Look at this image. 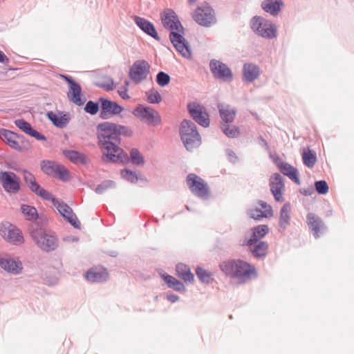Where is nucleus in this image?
Returning <instances> with one entry per match:
<instances>
[{"instance_id": "nucleus-59", "label": "nucleus", "mask_w": 354, "mask_h": 354, "mask_svg": "<svg viewBox=\"0 0 354 354\" xmlns=\"http://www.w3.org/2000/svg\"><path fill=\"white\" fill-rule=\"evenodd\" d=\"M165 298L171 304H174L179 300V297L173 293H166Z\"/></svg>"}, {"instance_id": "nucleus-49", "label": "nucleus", "mask_w": 354, "mask_h": 354, "mask_svg": "<svg viewBox=\"0 0 354 354\" xmlns=\"http://www.w3.org/2000/svg\"><path fill=\"white\" fill-rule=\"evenodd\" d=\"M315 191L319 194H326L328 192V185L326 180H321L315 182Z\"/></svg>"}, {"instance_id": "nucleus-35", "label": "nucleus", "mask_w": 354, "mask_h": 354, "mask_svg": "<svg viewBox=\"0 0 354 354\" xmlns=\"http://www.w3.org/2000/svg\"><path fill=\"white\" fill-rule=\"evenodd\" d=\"M63 155L74 164H81L86 165L88 164V158L78 151L73 149H65L63 151Z\"/></svg>"}, {"instance_id": "nucleus-31", "label": "nucleus", "mask_w": 354, "mask_h": 354, "mask_svg": "<svg viewBox=\"0 0 354 354\" xmlns=\"http://www.w3.org/2000/svg\"><path fill=\"white\" fill-rule=\"evenodd\" d=\"M283 6V0H263L261 3L262 10L274 17L279 15Z\"/></svg>"}, {"instance_id": "nucleus-44", "label": "nucleus", "mask_w": 354, "mask_h": 354, "mask_svg": "<svg viewBox=\"0 0 354 354\" xmlns=\"http://www.w3.org/2000/svg\"><path fill=\"white\" fill-rule=\"evenodd\" d=\"M187 109L194 121L199 124V103L190 102L187 104Z\"/></svg>"}, {"instance_id": "nucleus-60", "label": "nucleus", "mask_w": 354, "mask_h": 354, "mask_svg": "<svg viewBox=\"0 0 354 354\" xmlns=\"http://www.w3.org/2000/svg\"><path fill=\"white\" fill-rule=\"evenodd\" d=\"M299 192L304 196H308L315 193V189L313 187H309L307 188L301 189Z\"/></svg>"}, {"instance_id": "nucleus-2", "label": "nucleus", "mask_w": 354, "mask_h": 354, "mask_svg": "<svg viewBox=\"0 0 354 354\" xmlns=\"http://www.w3.org/2000/svg\"><path fill=\"white\" fill-rule=\"evenodd\" d=\"M219 267L226 276L239 279L241 283H245L258 277L254 266L239 259L223 261Z\"/></svg>"}, {"instance_id": "nucleus-33", "label": "nucleus", "mask_w": 354, "mask_h": 354, "mask_svg": "<svg viewBox=\"0 0 354 354\" xmlns=\"http://www.w3.org/2000/svg\"><path fill=\"white\" fill-rule=\"evenodd\" d=\"M252 257L257 259H264L268 252V243L266 241H260L252 245H248Z\"/></svg>"}, {"instance_id": "nucleus-62", "label": "nucleus", "mask_w": 354, "mask_h": 354, "mask_svg": "<svg viewBox=\"0 0 354 354\" xmlns=\"http://www.w3.org/2000/svg\"><path fill=\"white\" fill-rule=\"evenodd\" d=\"M127 91L128 88L124 87V89L118 91V94L123 100H128L130 98V96Z\"/></svg>"}, {"instance_id": "nucleus-63", "label": "nucleus", "mask_w": 354, "mask_h": 354, "mask_svg": "<svg viewBox=\"0 0 354 354\" xmlns=\"http://www.w3.org/2000/svg\"><path fill=\"white\" fill-rule=\"evenodd\" d=\"M63 241L64 242H77L79 241V237L77 236H66L63 238Z\"/></svg>"}, {"instance_id": "nucleus-29", "label": "nucleus", "mask_w": 354, "mask_h": 354, "mask_svg": "<svg viewBox=\"0 0 354 354\" xmlns=\"http://www.w3.org/2000/svg\"><path fill=\"white\" fill-rule=\"evenodd\" d=\"M176 275L183 281L184 283H193L194 281V275L191 272L189 266L183 263H178L176 266Z\"/></svg>"}, {"instance_id": "nucleus-52", "label": "nucleus", "mask_w": 354, "mask_h": 354, "mask_svg": "<svg viewBox=\"0 0 354 354\" xmlns=\"http://www.w3.org/2000/svg\"><path fill=\"white\" fill-rule=\"evenodd\" d=\"M210 124V119L204 106L201 105V127L207 128Z\"/></svg>"}, {"instance_id": "nucleus-3", "label": "nucleus", "mask_w": 354, "mask_h": 354, "mask_svg": "<svg viewBox=\"0 0 354 354\" xmlns=\"http://www.w3.org/2000/svg\"><path fill=\"white\" fill-rule=\"evenodd\" d=\"M28 230L35 244L44 252H51L58 248L59 239L55 233L46 231L41 222L30 224Z\"/></svg>"}, {"instance_id": "nucleus-30", "label": "nucleus", "mask_w": 354, "mask_h": 354, "mask_svg": "<svg viewBox=\"0 0 354 354\" xmlns=\"http://www.w3.org/2000/svg\"><path fill=\"white\" fill-rule=\"evenodd\" d=\"M290 204L285 203L281 208L279 218V232L283 233L290 224Z\"/></svg>"}, {"instance_id": "nucleus-58", "label": "nucleus", "mask_w": 354, "mask_h": 354, "mask_svg": "<svg viewBox=\"0 0 354 354\" xmlns=\"http://www.w3.org/2000/svg\"><path fill=\"white\" fill-rule=\"evenodd\" d=\"M226 154L227 156V158L229 161L233 164H235L238 162V156L236 155V153L230 149H226Z\"/></svg>"}, {"instance_id": "nucleus-11", "label": "nucleus", "mask_w": 354, "mask_h": 354, "mask_svg": "<svg viewBox=\"0 0 354 354\" xmlns=\"http://www.w3.org/2000/svg\"><path fill=\"white\" fill-rule=\"evenodd\" d=\"M132 113L148 124L156 127L161 123V118L158 112L150 106L138 104Z\"/></svg>"}, {"instance_id": "nucleus-21", "label": "nucleus", "mask_w": 354, "mask_h": 354, "mask_svg": "<svg viewBox=\"0 0 354 354\" xmlns=\"http://www.w3.org/2000/svg\"><path fill=\"white\" fill-rule=\"evenodd\" d=\"M217 21L216 12L206 1L201 4V26L211 27Z\"/></svg>"}, {"instance_id": "nucleus-55", "label": "nucleus", "mask_w": 354, "mask_h": 354, "mask_svg": "<svg viewBox=\"0 0 354 354\" xmlns=\"http://www.w3.org/2000/svg\"><path fill=\"white\" fill-rule=\"evenodd\" d=\"M95 86L104 88L107 91H111L114 89L113 87V80L111 77H109V82L108 83H104V82H96Z\"/></svg>"}, {"instance_id": "nucleus-13", "label": "nucleus", "mask_w": 354, "mask_h": 354, "mask_svg": "<svg viewBox=\"0 0 354 354\" xmlns=\"http://www.w3.org/2000/svg\"><path fill=\"white\" fill-rule=\"evenodd\" d=\"M149 73V64L145 59H138L131 66L129 77L135 84H138L145 80Z\"/></svg>"}, {"instance_id": "nucleus-23", "label": "nucleus", "mask_w": 354, "mask_h": 354, "mask_svg": "<svg viewBox=\"0 0 354 354\" xmlns=\"http://www.w3.org/2000/svg\"><path fill=\"white\" fill-rule=\"evenodd\" d=\"M109 273L103 266L90 268L86 274V279L91 283H104L108 281Z\"/></svg>"}, {"instance_id": "nucleus-17", "label": "nucleus", "mask_w": 354, "mask_h": 354, "mask_svg": "<svg viewBox=\"0 0 354 354\" xmlns=\"http://www.w3.org/2000/svg\"><path fill=\"white\" fill-rule=\"evenodd\" d=\"M184 33V31L179 32L171 31L169 32V37L176 50L183 57L188 59L192 56V51L189 42L183 37Z\"/></svg>"}, {"instance_id": "nucleus-43", "label": "nucleus", "mask_w": 354, "mask_h": 354, "mask_svg": "<svg viewBox=\"0 0 354 354\" xmlns=\"http://www.w3.org/2000/svg\"><path fill=\"white\" fill-rule=\"evenodd\" d=\"M120 175L122 178L131 183H136L138 181V176L135 171L129 169H123L120 171Z\"/></svg>"}, {"instance_id": "nucleus-20", "label": "nucleus", "mask_w": 354, "mask_h": 354, "mask_svg": "<svg viewBox=\"0 0 354 354\" xmlns=\"http://www.w3.org/2000/svg\"><path fill=\"white\" fill-rule=\"evenodd\" d=\"M306 223L315 239L319 238L320 235L327 230L322 219L313 213H308L306 215Z\"/></svg>"}, {"instance_id": "nucleus-50", "label": "nucleus", "mask_w": 354, "mask_h": 354, "mask_svg": "<svg viewBox=\"0 0 354 354\" xmlns=\"http://www.w3.org/2000/svg\"><path fill=\"white\" fill-rule=\"evenodd\" d=\"M214 279L212 277V274L210 272L201 268V282L209 284L213 283Z\"/></svg>"}, {"instance_id": "nucleus-42", "label": "nucleus", "mask_w": 354, "mask_h": 354, "mask_svg": "<svg viewBox=\"0 0 354 354\" xmlns=\"http://www.w3.org/2000/svg\"><path fill=\"white\" fill-rule=\"evenodd\" d=\"M147 101L149 104H159L162 98L160 93L154 88L146 92Z\"/></svg>"}, {"instance_id": "nucleus-25", "label": "nucleus", "mask_w": 354, "mask_h": 354, "mask_svg": "<svg viewBox=\"0 0 354 354\" xmlns=\"http://www.w3.org/2000/svg\"><path fill=\"white\" fill-rule=\"evenodd\" d=\"M270 191L276 201H281V191L284 188V183L281 176L279 173H274L270 179Z\"/></svg>"}, {"instance_id": "nucleus-1", "label": "nucleus", "mask_w": 354, "mask_h": 354, "mask_svg": "<svg viewBox=\"0 0 354 354\" xmlns=\"http://www.w3.org/2000/svg\"><path fill=\"white\" fill-rule=\"evenodd\" d=\"M115 123L102 122L96 126L97 145L102 151V160L106 164H111V160L122 149V139L118 137Z\"/></svg>"}, {"instance_id": "nucleus-32", "label": "nucleus", "mask_w": 354, "mask_h": 354, "mask_svg": "<svg viewBox=\"0 0 354 354\" xmlns=\"http://www.w3.org/2000/svg\"><path fill=\"white\" fill-rule=\"evenodd\" d=\"M277 167L283 175L288 176L297 185H300L301 182L297 168L285 162L277 163Z\"/></svg>"}, {"instance_id": "nucleus-26", "label": "nucleus", "mask_w": 354, "mask_h": 354, "mask_svg": "<svg viewBox=\"0 0 354 354\" xmlns=\"http://www.w3.org/2000/svg\"><path fill=\"white\" fill-rule=\"evenodd\" d=\"M16 137H18L17 133L3 128L0 129V138L1 140L10 148L16 151H21L22 148L19 145V142L16 140Z\"/></svg>"}, {"instance_id": "nucleus-54", "label": "nucleus", "mask_w": 354, "mask_h": 354, "mask_svg": "<svg viewBox=\"0 0 354 354\" xmlns=\"http://www.w3.org/2000/svg\"><path fill=\"white\" fill-rule=\"evenodd\" d=\"M258 204L261 207L263 210L262 212L267 214L268 217H271L273 215V210L270 205H268L266 202L259 200Z\"/></svg>"}, {"instance_id": "nucleus-18", "label": "nucleus", "mask_w": 354, "mask_h": 354, "mask_svg": "<svg viewBox=\"0 0 354 354\" xmlns=\"http://www.w3.org/2000/svg\"><path fill=\"white\" fill-rule=\"evenodd\" d=\"M0 235L6 241L15 245H20L24 243L21 230L12 224H9L8 226L2 225L0 227Z\"/></svg>"}, {"instance_id": "nucleus-57", "label": "nucleus", "mask_w": 354, "mask_h": 354, "mask_svg": "<svg viewBox=\"0 0 354 354\" xmlns=\"http://www.w3.org/2000/svg\"><path fill=\"white\" fill-rule=\"evenodd\" d=\"M28 136H30L35 138L37 140H39V141H46L47 139L46 137L44 134H42L39 131L35 129L33 127L31 129V131H30V133H28Z\"/></svg>"}, {"instance_id": "nucleus-53", "label": "nucleus", "mask_w": 354, "mask_h": 354, "mask_svg": "<svg viewBox=\"0 0 354 354\" xmlns=\"http://www.w3.org/2000/svg\"><path fill=\"white\" fill-rule=\"evenodd\" d=\"M16 138L19 140V142L21 144V148H22V149L19 151V152L25 151L30 149L31 145L29 140L24 136L18 133V137Z\"/></svg>"}, {"instance_id": "nucleus-48", "label": "nucleus", "mask_w": 354, "mask_h": 354, "mask_svg": "<svg viewBox=\"0 0 354 354\" xmlns=\"http://www.w3.org/2000/svg\"><path fill=\"white\" fill-rule=\"evenodd\" d=\"M14 122L20 130L28 135L32 129L31 124L24 119H17Z\"/></svg>"}, {"instance_id": "nucleus-12", "label": "nucleus", "mask_w": 354, "mask_h": 354, "mask_svg": "<svg viewBox=\"0 0 354 354\" xmlns=\"http://www.w3.org/2000/svg\"><path fill=\"white\" fill-rule=\"evenodd\" d=\"M53 200H47L53 203L56 207L60 214L64 219L68 222L74 228L80 230L81 228V223L76 214L73 212L72 208L64 201L59 202L57 198L52 194Z\"/></svg>"}, {"instance_id": "nucleus-9", "label": "nucleus", "mask_w": 354, "mask_h": 354, "mask_svg": "<svg viewBox=\"0 0 354 354\" xmlns=\"http://www.w3.org/2000/svg\"><path fill=\"white\" fill-rule=\"evenodd\" d=\"M210 71L216 80L225 83H230L234 80V75L228 66L223 62L212 59L209 62Z\"/></svg>"}, {"instance_id": "nucleus-41", "label": "nucleus", "mask_w": 354, "mask_h": 354, "mask_svg": "<svg viewBox=\"0 0 354 354\" xmlns=\"http://www.w3.org/2000/svg\"><path fill=\"white\" fill-rule=\"evenodd\" d=\"M84 111L91 115H95L99 111L100 112V100L98 99L96 102L91 100L87 101L84 105Z\"/></svg>"}, {"instance_id": "nucleus-15", "label": "nucleus", "mask_w": 354, "mask_h": 354, "mask_svg": "<svg viewBox=\"0 0 354 354\" xmlns=\"http://www.w3.org/2000/svg\"><path fill=\"white\" fill-rule=\"evenodd\" d=\"M160 19L165 28L176 32L185 30L178 15L171 8H167L160 13Z\"/></svg>"}, {"instance_id": "nucleus-34", "label": "nucleus", "mask_w": 354, "mask_h": 354, "mask_svg": "<svg viewBox=\"0 0 354 354\" xmlns=\"http://www.w3.org/2000/svg\"><path fill=\"white\" fill-rule=\"evenodd\" d=\"M217 108L221 120L225 124L234 122L236 115V110L235 109L231 108L229 105L224 106L223 104H218Z\"/></svg>"}, {"instance_id": "nucleus-7", "label": "nucleus", "mask_w": 354, "mask_h": 354, "mask_svg": "<svg viewBox=\"0 0 354 354\" xmlns=\"http://www.w3.org/2000/svg\"><path fill=\"white\" fill-rule=\"evenodd\" d=\"M60 77L68 84L69 91L67 93L68 100L76 106H81L84 105L86 101V97L82 93L80 84L70 75L61 74Z\"/></svg>"}, {"instance_id": "nucleus-6", "label": "nucleus", "mask_w": 354, "mask_h": 354, "mask_svg": "<svg viewBox=\"0 0 354 354\" xmlns=\"http://www.w3.org/2000/svg\"><path fill=\"white\" fill-rule=\"evenodd\" d=\"M179 132L186 149L192 151L196 147V140H199V133L195 124L191 120L184 119L180 124Z\"/></svg>"}, {"instance_id": "nucleus-36", "label": "nucleus", "mask_w": 354, "mask_h": 354, "mask_svg": "<svg viewBox=\"0 0 354 354\" xmlns=\"http://www.w3.org/2000/svg\"><path fill=\"white\" fill-rule=\"evenodd\" d=\"M161 278L163 279L169 288L173 289L180 292H185L186 291V288L183 282L179 281L174 277L167 273H164L161 275Z\"/></svg>"}, {"instance_id": "nucleus-46", "label": "nucleus", "mask_w": 354, "mask_h": 354, "mask_svg": "<svg viewBox=\"0 0 354 354\" xmlns=\"http://www.w3.org/2000/svg\"><path fill=\"white\" fill-rule=\"evenodd\" d=\"M156 81L160 86L165 87L170 83L171 77L164 71H159L156 75Z\"/></svg>"}, {"instance_id": "nucleus-61", "label": "nucleus", "mask_w": 354, "mask_h": 354, "mask_svg": "<svg viewBox=\"0 0 354 354\" xmlns=\"http://www.w3.org/2000/svg\"><path fill=\"white\" fill-rule=\"evenodd\" d=\"M192 17L196 23L199 24V6H197L195 10L192 12Z\"/></svg>"}, {"instance_id": "nucleus-39", "label": "nucleus", "mask_w": 354, "mask_h": 354, "mask_svg": "<svg viewBox=\"0 0 354 354\" xmlns=\"http://www.w3.org/2000/svg\"><path fill=\"white\" fill-rule=\"evenodd\" d=\"M301 156L304 164L310 169L313 168L317 161L315 153L308 149L307 150H304Z\"/></svg>"}, {"instance_id": "nucleus-56", "label": "nucleus", "mask_w": 354, "mask_h": 354, "mask_svg": "<svg viewBox=\"0 0 354 354\" xmlns=\"http://www.w3.org/2000/svg\"><path fill=\"white\" fill-rule=\"evenodd\" d=\"M250 217L255 220H260L263 218H268L267 214H264L261 209H255L250 212Z\"/></svg>"}, {"instance_id": "nucleus-16", "label": "nucleus", "mask_w": 354, "mask_h": 354, "mask_svg": "<svg viewBox=\"0 0 354 354\" xmlns=\"http://www.w3.org/2000/svg\"><path fill=\"white\" fill-rule=\"evenodd\" d=\"M0 182L7 193L16 194L21 189V179L12 171H1Z\"/></svg>"}, {"instance_id": "nucleus-10", "label": "nucleus", "mask_w": 354, "mask_h": 354, "mask_svg": "<svg viewBox=\"0 0 354 354\" xmlns=\"http://www.w3.org/2000/svg\"><path fill=\"white\" fill-rule=\"evenodd\" d=\"M23 174V179L26 185L35 195L43 200H53L52 194L43 188L37 181L35 176L26 169H21Z\"/></svg>"}, {"instance_id": "nucleus-24", "label": "nucleus", "mask_w": 354, "mask_h": 354, "mask_svg": "<svg viewBox=\"0 0 354 354\" xmlns=\"http://www.w3.org/2000/svg\"><path fill=\"white\" fill-rule=\"evenodd\" d=\"M46 118L55 127L59 129L66 127L71 120L70 113L65 111H60L58 114L52 111H48Z\"/></svg>"}, {"instance_id": "nucleus-19", "label": "nucleus", "mask_w": 354, "mask_h": 354, "mask_svg": "<svg viewBox=\"0 0 354 354\" xmlns=\"http://www.w3.org/2000/svg\"><path fill=\"white\" fill-rule=\"evenodd\" d=\"M0 267L8 273L17 275L22 272L23 263L19 257L12 258L9 255L0 257Z\"/></svg>"}, {"instance_id": "nucleus-38", "label": "nucleus", "mask_w": 354, "mask_h": 354, "mask_svg": "<svg viewBox=\"0 0 354 354\" xmlns=\"http://www.w3.org/2000/svg\"><path fill=\"white\" fill-rule=\"evenodd\" d=\"M186 181L190 190L199 197V176L194 174H189L187 176Z\"/></svg>"}, {"instance_id": "nucleus-5", "label": "nucleus", "mask_w": 354, "mask_h": 354, "mask_svg": "<svg viewBox=\"0 0 354 354\" xmlns=\"http://www.w3.org/2000/svg\"><path fill=\"white\" fill-rule=\"evenodd\" d=\"M39 165L41 171L50 178L64 183L68 182L71 178L67 168L55 160H42Z\"/></svg>"}, {"instance_id": "nucleus-14", "label": "nucleus", "mask_w": 354, "mask_h": 354, "mask_svg": "<svg viewBox=\"0 0 354 354\" xmlns=\"http://www.w3.org/2000/svg\"><path fill=\"white\" fill-rule=\"evenodd\" d=\"M99 100L100 102V117L102 120H108L112 116L119 115L124 110V107L115 101L104 96H100Z\"/></svg>"}, {"instance_id": "nucleus-64", "label": "nucleus", "mask_w": 354, "mask_h": 354, "mask_svg": "<svg viewBox=\"0 0 354 354\" xmlns=\"http://www.w3.org/2000/svg\"><path fill=\"white\" fill-rule=\"evenodd\" d=\"M9 59L8 57L5 55V53L0 50V63L6 64L9 62Z\"/></svg>"}, {"instance_id": "nucleus-27", "label": "nucleus", "mask_w": 354, "mask_h": 354, "mask_svg": "<svg viewBox=\"0 0 354 354\" xmlns=\"http://www.w3.org/2000/svg\"><path fill=\"white\" fill-rule=\"evenodd\" d=\"M252 235L249 239L244 240L243 245H252L263 238L269 232L267 225H259L252 228Z\"/></svg>"}, {"instance_id": "nucleus-22", "label": "nucleus", "mask_w": 354, "mask_h": 354, "mask_svg": "<svg viewBox=\"0 0 354 354\" xmlns=\"http://www.w3.org/2000/svg\"><path fill=\"white\" fill-rule=\"evenodd\" d=\"M133 21L135 24L146 35L150 36L156 41H160V37L156 29L155 26L152 22L147 20V19L140 17L133 16Z\"/></svg>"}, {"instance_id": "nucleus-28", "label": "nucleus", "mask_w": 354, "mask_h": 354, "mask_svg": "<svg viewBox=\"0 0 354 354\" xmlns=\"http://www.w3.org/2000/svg\"><path fill=\"white\" fill-rule=\"evenodd\" d=\"M261 74L260 68L254 63H245L243 66V78L245 82H252Z\"/></svg>"}, {"instance_id": "nucleus-4", "label": "nucleus", "mask_w": 354, "mask_h": 354, "mask_svg": "<svg viewBox=\"0 0 354 354\" xmlns=\"http://www.w3.org/2000/svg\"><path fill=\"white\" fill-rule=\"evenodd\" d=\"M250 27L257 35L263 38L272 39L277 36V27L269 19L256 15L250 21Z\"/></svg>"}, {"instance_id": "nucleus-8", "label": "nucleus", "mask_w": 354, "mask_h": 354, "mask_svg": "<svg viewBox=\"0 0 354 354\" xmlns=\"http://www.w3.org/2000/svg\"><path fill=\"white\" fill-rule=\"evenodd\" d=\"M129 162L133 165L138 167L143 166L145 165V158L138 149L132 148L129 156L128 153L122 148L111 161V164L122 163L124 165H127Z\"/></svg>"}, {"instance_id": "nucleus-51", "label": "nucleus", "mask_w": 354, "mask_h": 354, "mask_svg": "<svg viewBox=\"0 0 354 354\" xmlns=\"http://www.w3.org/2000/svg\"><path fill=\"white\" fill-rule=\"evenodd\" d=\"M211 192L207 183L201 178V198L205 200L209 198Z\"/></svg>"}, {"instance_id": "nucleus-47", "label": "nucleus", "mask_w": 354, "mask_h": 354, "mask_svg": "<svg viewBox=\"0 0 354 354\" xmlns=\"http://www.w3.org/2000/svg\"><path fill=\"white\" fill-rule=\"evenodd\" d=\"M115 127H117L116 129L120 138L122 136L126 138H131L133 135V130L127 126L115 123Z\"/></svg>"}, {"instance_id": "nucleus-40", "label": "nucleus", "mask_w": 354, "mask_h": 354, "mask_svg": "<svg viewBox=\"0 0 354 354\" xmlns=\"http://www.w3.org/2000/svg\"><path fill=\"white\" fill-rule=\"evenodd\" d=\"M221 129L223 133L230 138H237L240 134V130L238 127L221 124Z\"/></svg>"}, {"instance_id": "nucleus-45", "label": "nucleus", "mask_w": 354, "mask_h": 354, "mask_svg": "<svg viewBox=\"0 0 354 354\" xmlns=\"http://www.w3.org/2000/svg\"><path fill=\"white\" fill-rule=\"evenodd\" d=\"M115 187V183L111 180H106L102 182L100 184L97 185L95 189V192L97 194H102L109 189L114 188Z\"/></svg>"}, {"instance_id": "nucleus-37", "label": "nucleus", "mask_w": 354, "mask_h": 354, "mask_svg": "<svg viewBox=\"0 0 354 354\" xmlns=\"http://www.w3.org/2000/svg\"><path fill=\"white\" fill-rule=\"evenodd\" d=\"M21 212L28 221L38 222L39 218L37 209L34 206L26 204L21 205Z\"/></svg>"}]
</instances>
